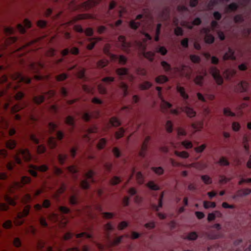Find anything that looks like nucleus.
I'll return each mask as SVG.
<instances>
[{
	"instance_id": "obj_1",
	"label": "nucleus",
	"mask_w": 251,
	"mask_h": 251,
	"mask_svg": "<svg viewBox=\"0 0 251 251\" xmlns=\"http://www.w3.org/2000/svg\"><path fill=\"white\" fill-rule=\"evenodd\" d=\"M7 156L8 153L5 149L0 150V162L1 165L3 166L5 169L10 172L14 171L16 165L22 166L23 160L29 161L32 158L29 150L25 148H20L16 150L12 160L6 158Z\"/></svg>"
},
{
	"instance_id": "obj_2",
	"label": "nucleus",
	"mask_w": 251,
	"mask_h": 251,
	"mask_svg": "<svg viewBox=\"0 0 251 251\" xmlns=\"http://www.w3.org/2000/svg\"><path fill=\"white\" fill-rule=\"evenodd\" d=\"M39 137L38 138L34 134H31L30 136V140L35 144H38L40 140H43L44 142L47 143L49 146L51 148H55L57 146L56 139L53 136L45 137L43 133H39Z\"/></svg>"
},
{
	"instance_id": "obj_3",
	"label": "nucleus",
	"mask_w": 251,
	"mask_h": 251,
	"mask_svg": "<svg viewBox=\"0 0 251 251\" xmlns=\"http://www.w3.org/2000/svg\"><path fill=\"white\" fill-rule=\"evenodd\" d=\"M177 91L180 94V96L185 100L186 105L181 108L182 110L185 112L187 116L190 118L194 117L196 116V113L194 109L188 106L186 100L189 98V96L186 93L184 87L177 85L176 87Z\"/></svg>"
},
{
	"instance_id": "obj_4",
	"label": "nucleus",
	"mask_w": 251,
	"mask_h": 251,
	"mask_svg": "<svg viewBox=\"0 0 251 251\" xmlns=\"http://www.w3.org/2000/svg\"><path fill=\"white\" fill-rule=\"evenodd\" d=\"M95 175V172L93 170H89L85 174L86 179L82 180L80 182V186L81 188L84 189H88L90 187V182L93 183L95 180L93 178V176Z\"/></svg>"
},
{
	"instance_id": "obj_5",
	"label": "nucleus",
	"mask_w": 251,
	"mask_h": 251,
	"mask_svg": "<svg viewBox=\"0 0 251 251\" xmlns=\"http://www.w3.org/2000/svg\"><path fill=\"white\" fill-rule=\"evenodd\" d=\"M31 178L29 176H23L21 179L20 182L14 181L10 188V191L13 193L15 190H18L23 187L25 184L30 183Z\"/></svg>"
},
{
	"instance_id": "obj_6",
	"label": "nucleus",
	"mask_w": 251,
	"mask_h": 251,
	"mask_svg": "<svg viewBox=\"0 0 251 251\" xmlns=\"http://www.w3.org/2000/svg\"><path fill=\"white\" fill-rule=\"evenodd\" d=\"M210 73L217 84L221 85L223 83V79L220 74L219 70L215 66H211L209 69Z\"/></svg>"
},
{
	"instance_id": "obj_7",
	"label": "nucleus",
	"mask_w": 251,
	"mask_h": 251,
	"mask_svg": "<svg viewBox=\"0 0 251 251\" xmlns=\"http://www.w3.org/2000/svg\"><path fill=\"white\" fill-rule=\"evenodd\" d=\"M48 169V166L46 165H42L41 166L31 165L29 172L33 176L36 177L37 176V171L45 172L47 171Z\"/></svg>"
},
{
	"instance_id": "obj_8",
	"label": "nucleus",
	"mask_w": 251,
	"mask_h": 251,
	"mask_svg": "<svg viewBox=\"0 0 251 251\" xmlns=\"http://www.w3.org/2000/svg\"><path fill=\"white\" fill-rule=\"evenodd\" d=\"M12 78L18 83L24 82L27 84H29L31 80L30 78L24 76L21 73L19 72L15 73L12 75Z\"/></svg>"
},
{
	"instance_id": "obj_9",
	"label": "nucleus",
	"mask_w": 251,
	"mask_h": 251,
	"mask_svg": "<svg viewBox=\"0 0 251 251\" xmlns=\"http://www.w3.org/2000/svg\"><path fill=\"white\" fill-rule=\"evenodd\" d=\"M75 236V234L72 233V232H67L66 233L64 236V239L66 240H69L71 238H72ZM75 238H80L82 237H84L86 238H92V235L90 233H88L87 232H82L79 234H77L75 235Z\"/></svg>"
},
{
	"instance_id": "obj_10",
	"label": "nucleus",
	"mask_w": 251,
	"mask_h": 251,
	"mask_svg": "<svg viewBox=\"0 0 251 251\" xmlns=\"http://www.w3.org/2000/svg\"><path fill=\"white\" fill-rule=\"evenodd\" d=\"M30 207L26 206L22 212H20L17 214L18 219L15 221V223L17 225H22L24 221L23 218L27 216L29 213Z\"/></svg>"
},
{
	"instance_id": "obj_11",
	"label": "nucleus",
	"mask_w": 251,
	"mask_h": 251,
	"mask_svg": "<svg viewBox=\"0 0 251 251\" xmlns=\"http://www.w3.org/2000/svg\"><path fill=\"white\" fill-rule=\"evenodd\" d=\"M203 32L205 34L204 37L205 42L207 44H212L215 40L214 37L210 34V29L209 28H204L202 29Z\"/></svg>"
},
{
	"instance_id": "obj_12",
	"label": "nucleus",
	"mask_w": 251,
	"mask_h": 251,
	"mask_svg": "<svg viewBox=\"0 0 251 251\" xmlns=\"http://www.w3.org/2000/svg\"><path fill=\"white\" fill-rule=\"evenodd\" d=\"M24 26L20 24L17 25V29L22 34L25 32V27L30 28L31 26V23L29 20L25 19L24 21Z\"/></svg>"
},
{
	"instance_id": "obj_13",
	"label": "nucleus",
	"mask_w": 251,
	"mask_h": 251,
	"mask_svg": "<svg viewBox=\"0 0 251 251\" xmlns=\"http://www.w3.org/2000/svg\"><path fill=\"white\" fill-rule=\"evenodd\" d=\"M25 106V104H21V103H18L16 104L11 107H9V103H6L4 105V108L5 110H7L9 108L10 109V111L11 112L15 113L19 111L21 109H22Z\"/></svg>"
},
{
	"instance_id": "obj_14",
	"label": "nucleus",
	"mask_w": 251,
	"mask_h": 251,
	"mask_svg": "<svg viewBox=\"0 0 251 251\" xmlns=\"http://www.w3.org/2000/svg\"><path fill=\"white\" fill-rule=\"evenodd\" d=\"M150 140L151 137L150 136H147L145 138V140L141 146V151L139 152V155L141 157H144L145 156L146 152L148 149V144Z\"/></svg>"
},
{
	"instance_id": "obj_15",
	"label": "nucleus",
	"mask_w": 251,
	"mask_h": 251,
	"mask_svg": "<svg viewBox=\"0 0 251 251\" xmlns=\"http://www.w3.org/2000/svg\"><path fill=\"white\" fill-rule=\"evenodd\" d=\"M223 59L227 60L228 59H231L235 60L236 57L234 55V51L230 48H228V51L223 56Z\"/></svg>"
},
{
	"instance_id": "obj_16",
	"label": "nucleus",
	"mask_w": 251,
	"mask_h": 251,
	"mask_svg": "<svg viewBox=\"0 0 251 251\" xmlns=\"http://www.w3.org/2000/svg\"><path fill=\"white\" fill-rule=\"evenodd\" d=\"M51 205L50 201L49 200L46 199L44 201L42 205L40 204H37L35 206V208L36 210L39 211L41 210L42 207L48 208L50 207Z\"/></svg>"
},
{
	"instance_id": "obj_17",
	"label": "nucleus",
	"mask_w": 251,
	"mask_h": 251,
	"mask_svg": "<svg viewBox=\"0 0 251 251\" xmlns=\"http://www.w3.org/2000/svg\"><path fill=\"white\" fill-rule=\"evenodd\" d=\"M251 194V189L246 188L244 189H241L238 191L236 195H234L233 197V199H236L237 197H242L247 196Z\"/></svg>"
},
{
	"instance_id": "obj_18",
	"label": "nucleus",
	"mask_w": 251,
	"mask_h": 251,
	"mask_svg": "<svg viewBox=\"0 0 251 251\" xmlns=\"http://www.w3.org/2000/svg\"><path fill=\"white\" fill-rule=\"evenodd\" d=\"M118 40L120 42L122 47L124 49H126L129 47V44L126 42V38L123 35H120L118 37Z\"/></svg>"
},
{
	"instance_id": "obj_19",
	"label": "nucleus",
	"mask_w": 251,
	"mask_h": 251,
	"mask_svg": "<svg viewBox=\"0 0 251 251\" xmlns=\"http://www.w3.org/2000/svg\"><path fill=\"white\" fill-rule=\"evenodd\" d=\"M155 80L158 84H163L167 82L169 80V78L164 75H160L156 77Z\"/></svg>"
},
{
	"instance_id": "obj_20",
	"label": "nucleus",
	"mask_w": 251,
	"mask_h": 251,
	"mask_svg": "<svg viewBox=\"0 0 251 251\" xmlns=\"http://www.w3.org/2000/svg\"><path fill=\"white\" fill-rule=\"evenodd\" d=\"M5 145L7 148L10 150H12L16 147L17 142L13 139H9L6 142Z\"/></svg>"
},
{
	"instance_id": "obj_21",
	"label": "nucleus",
	"mask_w": 251,
	"mask_h": 251,
	"mask_svg": "<svg viewBox=\"0 0 251 251\" xmlns=\"http://www.w3.org/2000/svg\"><path fill=\"white\" fill-rule=\"evenodd\" d=\"M57 157L59 163L63 165L68 158V154L67 153H59Z\"/></svg>"
},
{
	"instance_id": "obj_22",
	"label": "nucleus",
	"mask_w": 251,
	"mask_h": 251,
	"mask_svg": "<svg viewBox=\"0 0 251 251\" xmlns=\"http://www.w3.org/2000/svg\"><path fill=\"white\" fill-rule=\"evenodd\" d=\"M45 96L39 95V96H37L34 97L33 100L35 103H36L37 104H39L42 103L45 100Z\"/></svg>"
},
{
	"instance_id": "obj_23",
	"label": "nucleus",
	"mask_w": 251,
	"mask_h": 251,
	"mask_svg": "<svg viewBox=\"0 0 251 251\" xmlns=\"http://www.w3.org/2000/svg\"><path fill=\"white\" fill-rule=\"evenodd\" d=\"M65 123L72 128H74L75 127L74 118L72 116H68L65 119Z\"/></svg>"
},
{
	"instance_id": "obj_24",
	"label": "nucleus",
	"mask_w": 251,
	"mask_h": 251,
	"mask_svg": "<svg viewBox=\"0 0 251 251\" xmlns=\"http://www.w3.org/2000/svg\"><path fill=\"white\" fill-rule=\"evenodd\" d=\"M198 237V235L197 232L193 231V232H191L189 233H188V234L185 238V239L192 241V240H196L197 239Z\"/></svg>"
},
{
	"instance_id": "obj_25",
	"label": "nucleus",
	"mask_w": 251,
	"mask_h": 251,
	"mask_svg": "<svg viewBox=\"0 0 251 251\" xmlns=\"http://www.w3.org/2000/svg\"><path fill=\"white\" fill-rule=\"evenodd\" d=\"M239 86L241 92H246L248 89L249 84L245 81H242L239 83Z\"/></svg>"
},
{
	"instance_id": "obj_26",
	"label": "nucleus",
	"mask_w": 251,
	"mask_h": 251,
	"mask_svg": "<svg viewBox=\"0 0 251 251\" xmlns=\"http://www.w3.org/2000/svg\"><path fill=\"white\" fill-rule=\"evenodd\" d=\"M238 8V5L235 2L229 4L227 7V12L235 11Z\"/></svg>"
},
{
	"instance_id": "obj_27",
	"label": "nucleus",
	"mask_w": 251,
	"mask_h": 251,
	"mask_svg": "<svg viewBox=\"0 0 251 251\" xmlns=\"http://www.w3.org/2000/svg\"><path fill=\"white\" fill-rule=\"evenodd\" d=\"M161 65L163 68L165 72H168L171 71L172 68L171 65L165 61H162L161 62Z\"/></svg>"
},
{
	"instance_id": "obj_28",
	"label": "nucleus",
	"mask_w": 251,
	"mask_h": 251,
	"mask_svg": "<svg viewBox=\"0 0 251 251\" xmlns=\"http://www.w3.org/2000/svg\"><path fill=\"white\" fill-rule=\"evenodd\" d=\"M203 79H204L203 76H202L201 75H198L195 77V78L194 79V82L197 85H199L200 86H202L203 84Z\"/></svg>"
},
{
	"instance_id": "obj_29",
	"label": "nucleus",
	"mask_w": 251,
	"mask_h": 251,
	"mask_svg": "<svg viewBox=\"0 0 251 251\" xmlns=\"http://www.w3.org/2000/svg\"><path fill=\"white\" fill-rule=\"evenodd\" d=\"M116 73L120 76H123L127 74L128 70L126 68H119L116 71Z\"/></svg>"
},
{
	"instance_id": "obj_30",
	"label": "nucleus",
	"mask_w": 251,
	"mask_h": 251,
	"mask_svg": "<svg viewBox=\"0 0 251 251\" xmlns=\"http://www.w3.org/2000/svg\"><path fill=\"white\" fill-rule=\"evenodd\" d=\"M81 116L85 122H89L92 117V115L88 112H82Z\"/></svg>"
},
{
	"instance_id": "obj_31",
	"label": "nucleus",
	"mask_w": 251,
	"mask_h": 251,
	"mask_svg": "<svg viewBox=\"0 0 251 251\" xmlns=\"http://www.w3.org/2000/svg\"><path fill=\"white\" fill-rule=\"evenodd\" d=\"M163 194H161L160 197V198L159 199V201H158V205H156L155 204H154L153 205V209L156 210V211H159V208L162 207V200H163Z\"/></svg>"
},
{
	"instance_id": "obj_32",
	"label": "nucleus",
	"mask_w": 251,
	"mask_h": 251,
	"mask_svg": "<svg viewBox=\"0 0 251 251\" xmlns=\"http://www.w3.org/2000/svg\"><path fill=\"white\" fill-rule=\"evenodd\" d=\"M147 185L150 189L152 190H158L159 189V186L155 184L153 181H150Z\"/></svg>"
},
{
	"instance_id": "obj_33",
	"label": "nucleus",
	"mask_w": 251,
	"mask_h": 251,
	"mask_svg": "<svg viewBox=\"0 0 251 251\" xmlns=\"http://www.w3.org/2000/svg\"><path fill=\"white\" fill-rule=\"evenodd\" d=\"M201 178L203 182L206 184H210L212 182L211 178L207 175H202Z\"/></svg>"
},
{
	"instance_id": "obj_34",
	"label": "nucleus",
	"mask_w": 251,
	"mask_h": 251,
	"mask_svg": "<svg viewBox=\"0 0 251 251\" xmlns=\"http://www.w3.org/2000/svg\"><path fill=\"white\" fill-rule=\"evenodd\" d=\"M190 59L194 63H199L201 62V58L199 56L194 54L190 55Z\"/></svg>"
},
{
	"instance_id": "obj_35",
	"label": "nucleus",
	"mask_w": 251,
	"mask_h": 251,
	"mask_svg": "<svg viewBox=\"0 0 251 251\" xmlns=\"http://www.w3.org/2000/svg\"><path fill=\"white\" fill-rule=\"evenodd\" d=\"M151 169L157 175H161L164 173V170L161 167H151Z\"/></svg>"
},
{
	"instance_id": "obj_36",
	"label": "nucleus",
	"mask_w": 251,
	"mask_h": 251,
	"mask_svg": "<svg viewBox=\"0 0 251 251\" xmlns=\"http://www.w3.org/2000/svg\"><path fill=\"white\" fill-rule=\"evenodd\" d=\"M152 86V84L149 81H145L142 84H140V88L142 90H147L151 88Z\"/></svg>"
},
{
	"instance_id": "obj_37",
	"label": "nucleus",
	"mask_w": 251,
	"mask_h": 251,
	"mask_svg": "<svg viewBox=\"0 0 251 251\" xmlns=\"http://www.w3.org/2000/svg\"><path fill=\"white\" fill-rule=\"evenodd\" d=\"M57 127V125L54 123L50 122L48 125L49 131L51 133L55 131Z\"/></svg>"
},
{
	"instance_id": "obj_38",
	"label": "nucleus",
	"mask_w": 251,
	"mask_h": 251,
	"mask_svg": "<svg viewBox=\"0 0 251 251\" xmlns=\"http://www.w3.org/2000/svg\"><path fill=\"white\" fill-rule=\"evenodd\" d=\"M111 124L114 126H120V121L116 117H112L110 120Z\"/></svg>"
},
{
	"instance_id": "obj_39",
	"label": "nucleus",
	"mask_w": 251,
	"mask_h": 251,
	"mask_svg": "<svg viewBox=\"0 0 251 251\" xmlns=\"http://www.w3.org/2000/svg\"><path fill=\"white\" fill-rule=\"evenodd\" d=\"M156 51L162 55H165L167 54L168 50L164 47L158 46L156 48Z\"/></svg>"
},
{
	"instance_id": "obj_40",
	"label": "nucleus",
	"mask_w": 251,
	"mask_h": 251,
	"mask_svg": "<svg viewBox=\"0 0 251 251\" xmlns=\"http://www.w3.org/2000/svg\"><path fill=\"white\" fill-rule=\"evenodd\" d=\"M106 143V140L104 138H101L100 140L97 147L99 150H101L104 148Z\"/></svg>"
},
{
	"instance_id": "obj_41",
	"label": "nucleus",
	"mask_w": 251,
	"mask_h": 251,
	"mask_svg": "<svg viewBox=\"0 0 251 251\" xmlns=\"http://www.w3.org/2000/svg\"><path fill=\"white\" fill-rule=\"evenodd\" d=\"M121 87L123 90L124 96H126L128 94V86L124 82H122L121 84Z\"/></svg>"
},
{
	"instance_id": "obj_42",
	"label": "nucleus",
	"mask_w": 251,
	"mask_h": 251,
	"mask_svg": "<svg viewBox=\"0 0 251 251\" xmlns=\"http://www.w3.org/2000/svg\"><path fill=\"white\" fill-rule=\"evenodd\" d=\"M176 154L179 157H181L183 158H187L189 157V153L185 151H176Z\"/></svg>"
},
{
	"instance_id": "obj_43",
	"label": "nucleus",
	"mask_w": 251,
	"mask_h": 251,
	"mask_svg": "<svg viewBox=\"0 0 251 251\" xmlns=\"http://www.w3.org/2000/svg\"><path fill=\"white\" fill-rule=\"evenodd\" d=\"M141 24L140 22H136L134 20H132L130 21L129 23L130 26L131 28L134 29H137L138 27Z\"/></svg>"
},
{
	"instance_id": "obj_44",
	"label": "nucleus",
	"mask_w": 251,
	"mask_h": 251,
	"mask_svg": "<svg viewBox=\"0 0 251 251\" xmlns=\"http://www.w3.org/2000/svg\"><path fill=\"white\" fill-rule=\"evenodd\" d=\"M234 21L235 23H242L244 21V19L242 15H236L234 17Z\"/></svg>"
},
{
	"instance_id": "obj_45",
	"label": "nucleus",
	"mask_w": 251,
	"mask_h": 251,
	"mask_svg": "<svg viewBox=\"0 0 251 251\" xmlns=\"http://www.w3.org/2000/svg\"><path fill=\"white\" fill-rule=\"evenodd\" d=\"M13 226L12 222L11 220H7L3 224L2 226L4 229H10Z\"/></svg>"
},
{
	"instance_id": "obj_46",
	"label": "nucleus",
	"mask_w": 251,
	"mask_h": 251,
	"mask_svg": "<svg viewBox=\"0 0 251 251\" xmlns=\"http://www.w3.org/2000/svg\"><path fill=\"white\" fill-rule=\"evenodd\" d=\"M218 163L222 166H228L229 165V161L224 157H222L220 159Z\"/></svg>"
},
{
	"instance_id": "obj_47",
	"label": "nucleus",
	"mask_w": 251,
	"mask_h": 251,
	"mask_svg": "<svg viewBox=\"0 0 251 251\" xmlns=\"http://www.w3.org/2000/svg\"><path fill=\"white\" fill-rule=\"evenodd\" d=\"M125 132L123 128H120L119 130L116 132L115 136L117 139H120L124 136Z\"/></svg>"
},
{
	"instance_id": "obj_48",
	"label": "nucleus",
	"mask_w": 251,
	"mask_h": 251,
	"mask_svg": "<svg viewBox=\"0 0 251 251\" xmlns=\"http://www.w3.org/2000/svg\"><path fill=\"white\" fill-rule=\"evenodd\" d=\"M4 198H5L6 201L9 205H13V206L16 205V202L15 201L14 199H13L12 198L8 197V196H5Z\"/></svg>"
},
{
	"instance_id": "obj_49",
	"label": "nucleus",
	"mask_w": 251,
	"mask_h": 251,
	"mask_svg": "<svg viewBox=\"0 0 251 251\" xmlns=\"http://www.w3.org/2000/svg\"><path fill=\"white\" fill-rule=\"evenodd\" d=\"M49 219L54 222H56L58 220V216L54 213H51L49 215Z\"/></svg>"
},
{
	"instance_id": "obj_50",
	"label": "nucleus",
	"mask_w": 251,
	"mask_h": 251,
	"mask_svg": "<svg viewBox=\"0 0 251 251\" xmlns=\"http://www.w3.org/2000/svg\"><path fill=\"white\" fill-rule=\"evenodd\" d=\"M224 114L226 116H231V117H234L235 116V114L231 110L228 108H225L223 110Z\"/></svg>"
},
{
	"instance_id": "obj_51",
	"label": "nucleus",
	"mask_w": 251,
	"mask_h": 251,
	"mask_svg": "<svg viewBox=\"0 0 251 251\" xmlns=\"http://www.w3.org/2000/svg\"><path fill=\"white\" fill-rule=\"evenodd\" d=\"M108 61L107 60H100L97 63L99 67L103 68L107 65Z\"/></svg>"
},
{
	"instance_id": "obj_52",
	"label": "nucleus",
	"mask_w": 251,
	"mask_h": 251,
	"mask_svg": "<svg viewBox=\"0 0 251 251\" xmlns=\"http://www.w3.org/2000/svg\"><path fill=\"white\" fill-rule=\"evenodd\" d=\"M46 151V148L43 145H38L37 147V151L38 153H43Z\"/></svg>"
},
{
	"instance_id": "obj_53",
	"label": "nucleus",
	"mask_w": 251,
	"mask_h": 251,
	"mask_svg": "<svg viewBox=\"0 0 251 251\" xmlns=\"http://www.w3.org/2000/svg\"><path fill=\"white\" fill-rule=\"evenodd\" d=\"M166 128L167 131L168 132L171 133L172 132V131H173V124L171 122V121H168L166 122Z\"/></svg>"
},
{
	"instance_id": "obj_54",
	"label": "nucleus",
	"mask_w": 251,
	"mask_h": 251,
	"mask_svg": "<svg viewBox=\"0 0 251 251\" xmlns=\"http://www.w3.org/2000/svg\"><path fill=\"white\" fill-rule=\"evenodd\" d=\"M215 213L221 214V213L218 211H215V213H209L207 217V220L208 221H212L215 219L216 217Z\"/></svg>"
},
{
	"instance_id": "obj_55",
	"label": "nucleus",
	"mask_w": 251,
	"mask_h": 251,
	"mask_svg": "<svg viewBox=\"0 0 251 251\" xmlns=\"http://www.w3.org/2000/svg\"><path fill=\"white\" fill-rule=\"evenodd\" d=\"M181 144L187 149H191L193 147V144L190 141L185 140L182 142Z\"/></svg>"
},
{
	"instance_id": "obj_56",
	"label": "nucleus",
	"mask_w": 251,
	"mask_h": 251,
	"mask_svg": "<svg viewBox=\"0 0 251 251\" xmlns=\"http://www.w3.org/2000/svg\"><path fill=\"white\" fill-rule=\"evenodd\" d=\"M39 223L41 226L43 227H47L48 226V223L46 219L43 217H41L39 219Z\"/></svg>"
},
{
	"instance_id": "obj_57",
	"label": "nucleus",
	"mask_w": 251,
	"mask_h": 251,
	"mask_svg": "<svg viewBox=\"0 0 251 251\" xmlns=\"http://www.w3.org/2000/svg\"><path fill=\"white\" fill-rule=\"evenodd\" d=\"M44 244L41 242L38 243V248L41 250V251H54L52 249L49 247H48L45 251H43Z\"/></svg>"
},
{
	"instance_id": "obj_58",
	"label": "nucleus",
	"mask_w": 251,
	"mask_h": 251,
	"mask_svg": "<svg viewBox=\"0 0 251 251\" xmlns=\"http://www.w3.org/2000/svg\"><path fill=\"white\" fill-rule=\"evenodd\" d=\"M14 245L16 247H20L22 245V242L20 239L18 237H16L14 239L13 241Z\"/></svg>"
},
{
	"instance_id": "obj_59",
	"label": "nucleus",
	"mask_w": 251,
	"mask_h": 251,
	"mask_svg": "<svg viewBox=\"0 0 251 251\" xmlns=\"http://www.w3.org/2000/svg\"><path fill=\"white\" fill-rule=\"evenodd\" d=\"M70 202L72 205H75L77 203V198L75 195H72L69 199Z\"/></svg>"
},
{
	"instance_id": "obj_60",
	"label": "nucleus",
	"mask_w": 251,
	"mask_h": 251,
	"mask_svg": "<svg viewBox=\"0 0 251 251\" xmlns=\"http://www.w3.org/2000/svg\"><path fill=\"white\" fill-rule=\"evenodd\" d=\"M175 34L177 36H182L183 34V31L181 27H176L175 29Z\"/></svg>"
},
{
	"instance_id": "obj_61",
	"label": "nucleus",
	"mask_w": 251,
	"mask_h": 251,
	"mask_svg": "<svg viewBox=\"0 0 251 251\" xmlns=\"http://www.w3.org/2000/svg\"><path fill=\"white\" fill-rule=\"evenodd\" d=\"M112 152L116 157L118 158L121 156V153L118 148L114 147L113 149Z\"/></svg>"
},
{
	"instance_id": "obj_62",
	"label": "nucleus",
	"mask_w": 251,
	"mask_h": 251,
	"mask_svg": "<svg viewBox=\"0 0 251 251\" xmlns=\"http://www.w3.org/2000/svg\"><path fill=\"white\" fill-rule=\"evenodd\" d=\"M121 178L118 176H114L111 180V183L113 185H116L120 182Z\"/></svg>"
},
{
	"instance_id": "obj_63",
	"label": "nucleus",
	"mask_w": 251,
	"mask_h": 251,
	"mask_svg": "<svg viewBox=\"0 0 251 251\" xmlns=\"http://www.w3.org/2000/svg\"><path fill=\"white\" fill-rule=\"evenodd\" d=\"M59 211L63 214H68L70 212V209L66 206H60Z\"/></svg>"
},
{
	"instance_id": "obj_64",
	"label": "nucleus",
	"mask_w": 251,
	"mask_h": 251,
	"mask_svg": "<svg viewBox=\"0 0 251 251\" xmlns=\"http://www.w3.org/2000/svg\"><path fill=\"white\" fill-rule=\"evenodd\" d=\"M162 106L165 108L169 109L172 107V105L169 102L163 100H162Z\"/></svg>"
}]
</instances>
